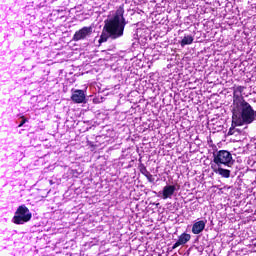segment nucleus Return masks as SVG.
<instances>
[{
    "instance_id": "nucleus-1",
    "label": "nucleus",
    "mask_w": 256,
    "mask_h": 256,
    "mask_svg": "<svg viewBox=\"0 0 256 256\" xmlns=\"http://www.w3.org/2000/svg\"><path fill=\"white\" fill-rule=\"evenodd\" d=\"M245 86L233 87V102L231 105L232 124L236 127L251 125L256 121V111L243 97Z\"/></svg>"
},
{
    "instance_id": "nucleus-2",
    "label": "nucleus",
    "mask_w": 256,
    "mask_h": 256,
    "mask_svg": "<svg viewBox=\"0 0 256 256\" xmlns=\"http://www.w3.org/2000/svg\"><path fill=\"white\" fill-rule=\"evenodd\" d=\"M123 15H125V9L122 5L119 6L112 18L105 20L99 43H105L109 38L119 39V37H123L125 25H127V21Z\"/></svg>"
},
{
    "instance_id": "nucleus-3",
    "label": "nucleus",
    "mask_w": 256,
    "mask_h": 256,
    "mask_svg": "<svg viewBox=\"0 0 256 256\" xmlns=\"http://www.w3.org/2000/svg\"><path fill=\"white\" fill-rule=\"evenodd\" d=\"M213 163L211 165H224L225 167H231L235 161L233 155L227 150H220L213 154Z\"/></svg>"
},
{
    "instance_id": "nucleus-4",
    "label": "nucleus",
    "mask_w": 256,
    "mask_h": 256,
    "mask_svg": "<svg viewBox=\"0 0 256 256\" xmlns=\"http://www.w3.org/2000/svg\"><path fill=\"white\" fill-rule=\"evenodd\" d=\"M32 217L33 214L29 208L25 205H20L12 218V222L14 225H23L25 223H29V220L32 219Z\"/></svg>"
},
{
    "instance_id": "nucleus-5",
    "label": "nucleus",
    "mask_w": 256,
    "mask_h": 256,
    "mask_svg": "<svg viewBox=\"0 0 256 256\" xmlns=\"http://www.w3.org/2000/svg\"><path fill=\"white\" fill-rule=\"evenodd\" d=\"M176 191H179V185H166L163 187V190L159 192L158 197L162 199H172Z\"/></svg>"
},
{
    "instance_id": "nucleus-6",
    "label": "nucleus",
    "mask_w": 256,
    "mask_h": 256,
    "mask_svg": "<svg viewBox=\"0 0 256 256\" xmlns=\"http://www.w3.org/2000/svg\"><path fill=\"white\" fill-rule=\"evenodd\" d=\"M93 33L92 27H83L82 29L75 32L73 39L74 41H81L83 39H87Z\"/></svg>"
},
{
    "instance_id": "nucleus-7",
    "label": "nucleus",
    "mask_w": 256,
    "mask_h": 256,
    "mask_svg": "<svg viewBox=\"0 0 256 256\" xmlns=\"http://www.w3.org/2000/svg\"><path fill=\"white\" fill-rule=\"evenodd\" d=\"M191 241V234L182 233L178 236V240L173 244L172 249H177V247H181V245H187Z\"/></svg>"
},
{
    "instance_id": "nucleus-8",
    "label": "nucleus",
    "mask_w": 256,
    "mask_h": 256,
    "mask_svg": "<svg viewBox=\"0 0 256 256\" xmlns=\"http://www.w3.org/2000/svg\"><path fill=\"white\" fill-rule=\"evenodd\" d=\"M206 225H207V220H200L195 222L192 226V233L194 235H199L200 233H203Z\"/></svg>"
},
{
    "instance_id": "nucleus-9",
    "label": "nucleus",
    "mask_w": 256,
    "mask_h": 256,
    "mask_svg": "<svg viewBox=\"0 0 256 256\" xmlns=\"http://www.w3.org/2000/svg\"><path fill=\"white\" fill-rule=\"evenodd\" d=\"M211 169L213 170L214 173L221 175V177H224L225 179H229L231 177V171L223 169L219 165H211Z\"/></svg>"
},
{
    "instance_id": "nucleus-10",
    "label": "nucleus",
    "mask_w": 256,
    "mask_h": 256,
    "mask_svg": "<svg viewBox=\"0 0 256 256\" xmlns=\"http://www.w3.org/2000/svg\"><path fill=\"white\" fill-rule=\"evenodd\" d=\"M71 99L74 103H85V91L75 90L72 93Z\"/></svg>"
},
{
    "instance_id": "nucleus-11",
    "label": "nucleus",
    "mask_w": 256,
    "mask_h": 256,
    "mask_svg": "<svg viewBox=\"0 0 256 256\" xmlns=\"http://www.w3.org/2000/svg\"><path fill=\"white\" fill-rule=\"evenodd\" d=\"M195 41V38L192 35H186L184 38L180 41L181 47H185V45H191Z\"/></svg>"
},
{
    "instance_id": "nucleus-12",
    "label": "nucleus",
    "mask_w": 256,
    "mask_h": 256,
    "mask_svg": "<svg viewBox=\"0 0 256 256\" xmlns=\"http://www.w3.org/2000/svg\"><path fill=\"white\" fill-rule=\"evenodd\" d=\"M142 173H143V175H145V177H147V179L149 181H151V177H153V175H151V173H149V171H147V168H144Z\"/></svg>"
},
{
    "instance_id": "nucleus-13",
    "label": "nucleus",
    "mask_w": 256,
    "mask_h": 256,
    "mask_svg": "<svg viewBox=\"0 0 256 256\" xmlns=\"http://www.w3.org/2000/svg\"><path fill=\"white\" fill-rule=\"evenodd\" d=\"M22 121L20 122V124L18 125V127H23L24 123H27V119L25 118V116L21 117Z\"/></svg>"
}]
</instances>
